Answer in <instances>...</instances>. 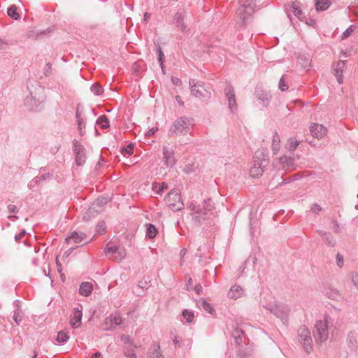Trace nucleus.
Wrapping results in <instances>:
<instances>
[{
  "label": "nucleus",
  "instance_id": "1",
  "mask_svg": "<svg viewBox=\"0 0 358 358\" xmlns=\"http://www.w3.org/2000/svg\"><path fill=\"white\" fill-rule=\"evenodd\" d=\"M189 208L194 211L192 220L196 224H201L205 221L211 220L215 217L214 204L210 198L204 199L201 205L191 202Z\"/></svg>",
  "mask_w": 358,
  "mask_h": 358
},
{
  "label": "nucleus",
  "instance_id": "2",
  "mask_svg": "<svg viewBox=\"0 0 358 358\" xmlns=\"http://www.w3.org/2000/svg\"><path fill=\"white\" fill-rule=\"evenodd\" d=\"M263 300H261L262 306L268 310L271 313H273L277 317L280 318L283 323L287 321L288 313L289 309L288 306L281 302L274 300L273 301L268 302L272 299L271 292H263Z\"/></svg>",
  "mask_w": 358,
  "mask_h": 358
},
{
  "label": "nucleus",
  "instance_id": "3",
  "mask_svg": "<svg viewBox=\"0 0 358 358\" xmlns=\"http://www.w3.org/2000/svg\"><path fill=\"white\" fill-rule=\"evenodd\" d=\"M192 119L182 116L177 118L168 131V136L174 137L187 135L190 131Z\"/></svg>",
  "mask_w": 358,
  "mask_h": 358
},
{
  "label": "nucleus",
  "instance_id": "4",
  "mask_svg": "<svg viewBox=\"0 0 358 358\" xmlns=\"http://www.w3.org/2000/svg\"><path fill=\"white\" fill-rule=\"evenodd\" d=\"M331 322L330 316L325 315L322 320H317L315 324L313 336L316 342L326 341L329 335V325Z\"/></svg>",
  "mask_w": 358,
  "mask_h": 358
},
{
  "label": "nucleus",
  "instance_id": "5",
  "mask_svg": "<svg viewBox=\"0 0 358 358\" xmlns=\"http://www.w3.org/2000/svg\"><path fill=\"white\" fill-rule=\"evenodd\" d=\"M189 85L191 94L201 101H208L210 99L211 93L204 87L203 82L189 79Z\"/></svg>",
  "mask_w": 358,
  "mask_h": 358
},
{
  "label": "nucleus",
  "instance_id": "6",
  "mask_svg": "<svg viewBox=\"0 0 358 358\" xmlns=\"http://www.w3.org/2000/svg\"><path fill=\"white\" fill-rule=\"evenodd\" d=\"M187 15L183 8L178 9L174 14L172 24L181 32L186 34L189 31V24L187 23Z\"/></svg>",
  "mask_w": 358,
  "mask_h": 358
},
{
  "label": "nucleus",
  "instance_id": "7",
  "mask_svg": "<svg viewBox=\"0 0 358 358\" xmlns=\"http://www.w3.org/2000/svg\"><path fill=\"white\" fill-rule=\"evenodd\" d=\"M167 206L173 211H178L183 208L180 193L178 189H172L165 198Z\"/></svg>",
  "mask_w": 358,
  "mask_h": 358
},
{
  "label": "nucleus",
  "instance_id": "8",
  "mask_svg": "<svg viewBox=\"0 0 358 358\" xmlns=\"http://www.w3.org/2000/svg\"><path fill=\"white\" fill-rule=\"evenodd\" d=\"M298 336L305 352L307 354H310L313 350V341L310 331L306 327L301 326L298 329Z\"/></svg>",
  "mask_w": 358,
  "mask_h": 358
},
{
  "label": "nucleus",
  "instance_id": "9",
  "mask_svg": "<svg viewBox=\"0 0 358 358\" xmlns=\"http://www.w3.org/2000/svg\"><path fill=\"white\" fill-rule=\"evenodd\" d=\"M256 1L257 0H240L241 8L238 10V15L242 22H244L248 15H250V13L248 14L247 9L250 12H254L256 10L257 8Z\"/></svg>",
  "mask_w": 358,
  "mask_h": 358
},
{
  "label": "nucleus",
  "instance_id": "10",
  "mask_svg": "<svg viewBox=\"0 0 358 358\" xmlns=\"http://www.w3.org/2000/svg\"><path fill=\"white\" fill-rule=\"evenodd\" d=\"M73 153L76 157V164L82 166L85 163L86 156L83 145L78 142L76 139L73 141Z\"/></svg>",
  "mask_w": 358,
  "mask_h": 358
},
{
  "label": "nucleus",
  "instance_id": "11",
  "mask_svg": "<svg viewBox=\"0 0 358 358\" xmlns=\"http://www.w3.org/2000/svg\"><path fill=\"white\" fill-rule=\"evenodd\" d=\"M226 98L228 101V107L231 113H234L238 108L236 103L235 92L234 87L231 85H228L224 90Z\"/></svg>",
  "mask_w": 358,
  "mask_h": 358
},
{
  "label": "nucleus",
  "instance_id": "12",
  "mask_svg": "<svg viewBox=\"0 0 358 358\" xmlns=\"http://www.w3.org/2000/svg\"><path fill=\"white\" fill-rule=\"evenodd\" d=\"M24 105L30 111H38L42 108V101L34 96L32 92H30L24 99Z\"/></svg>",
  "mask_w": 358,
  "mask_h": 358
},
{
  "label": "nucleus",
  "instance_id": "13",
  "mask_svg": "<svg viewBox=\"0 0 358 358\" xmlns=\"http://www.w3.org/2000/svg\"><path fill=\"white\" fill-rule=\"evenodd\" d=\"M163 162L166 167H173L176 162L174 150L167 146L163 147Z\"/></svg>",
  "mask_w": 358,
  "mask_h": 358
},
{
  "label": "nucleus",
  "instance_id": "14",
  "mask_svg": "<svg viewBox=\"0 0 358 358\" xmlns=\"http://www.w3.org/2000/svg\"><path fill=\"white\" fill-rule=\"evenodd\" d=\"M82 317V306L78 305V307L73 308V312L70 316V324L73 329H77L80 326Z\"/></svg>",
  "mask_w": 358,
  "mask_h": 358
},
{
  "label": "nucleus",
  "instance_id": "15",
  "mask_svg": "<svg viewBox=\"0 0 358 358\" xmlns=\"http://www.w3.org/2000/svg\"><path fill=\"white\" fill-rule=\"evenodd\" d=\"M278 168L285 170L293 169L295 165L294 159L291 156L283 155L278 159Z\"/></svg>",
  "mask_w": 358,
  "mask_h": 358
},
{
  "label": "nucleus",
  "instance_id": "16",
  "mask_svg": "<svg viewBox=\"0 0 358 358\" xmlns=\"http://www.w3.org/2000/svg\"><path fill=\"white\" fill-rule=\"evenodd\" d=\"M268 164V155L262 150H258L255 152L254 157L253 165L259 166L265 169Z\"/></svg>",
  "mask_w": 358,
  "mask_h": 358
},
{
  "label": "nucleus",
  "instance_id": "17",
  "mask_svg": "<svg viewBox=\"0 0 358 358\" xmlns=\"http://www.w3.org/2000/svg\"><path fill=\"white\" fill-rule=\"evenodd\" d=\"M255 96L263 106H268L271 99V95L269 92L263 90H256Z\"/></svg>",
  "mask_w": 358,
  "mask_h": 358
},
{
  "label": "nucleus",
  "instance_id": "18",
  "mask_svg": "<svg viewBox=\"0 0 358 358\" xmlns=\"http://www.w3.org/2000/svg\"><path fill=\"white\" fill-rule=\"evenodd\" d=\"M106 255L108 256L110 255H115L117 254V256H115V259L118 260H122L124 257V251L120 250V248L117 245L107 246L104 250Z\"/></svg>",
  "mask_w": 358,
  "mask_h": 358
},
{
  "label": "nucleus",
  "instance_id": "19",
  "mask_svg": "<svg viewBox=\"0 0 358 358\" xmlns=\"http://www.w3.org/2000/svg\"><path fill=\"white\" fill-rule=\"evenodd\" d=\"M232 336L235 340V343L240 345L243 343V338L245 336V331L238 324L233 325Z\"/></svg>",
  "mask_w": 358,
  "mask_h": 358
},
{
  "label": "nucleus",
  "instance_id": "20",
  "mask_svg": "<svg viewBox=\"0 0 358 358\" xmlns=\"http://www.w3.org/2000/svg\"><path fill=\"white\" fill-rule=\"evenodd\" d=\"M310 131L313 137L321 138L326 133V129L322 124H312L310 127Z\"/></svg>",
  "mask_w": 358,
  "mask_h": 358
},
{
  "label": "nucleus",
  "instance_id": "21",
  "mask_svg": "<svg viewBox=\"0 0 358 358\" xmlns=\"http://www.w3.org/2000/svg\"><path fill=\"white\" fill-rule=\"evenodd\" d=\"M345 68V62L343 60H339L334 69V75L339 84L343 83V71Z\"/></svg>",
  "mask_w": 358,
  "mask_h": 358
},
{
  "label": "nucleus",
  "instance_id": "22",
  "mask_svg": "<svg viewBox=\"0 0 358 358\" xmlns=\"http://www.w3.org/2000/svg\"><path fill=\"white\" fill-rule=\"evenodd\" d=\"M122 317H120V315L117 313L111 314L109 317L105 319V324H108V323H110L111 326H118L122 324Z\"/></svg>",
  "mask_w": 358,
  "mask_h": 358
},
{
  "label": "nucleus",
  "instance_id": "23",
  "mask_svg": "<svg viewBox=\"0 0 358 358\" xmlns=\"http://www.w3.org/2000/svg\"><path fill=\"white\" fill-rule=\"evenodd\" d=\"M292 12L293 14L301 21H303L305 15L301 10L300 3L294 1L292 3Z\"/></svg>",
  "mask_w": 358,
  "mask_h": 358
},
{
  "label": "nucleus",
  "instance_id": "24",
  "mask_svg": "<svg viewBox=\"0 0 358 358\" xmlns=\"http://www.w3.org/2000/svg\"><path fill=\"white\" fill-rule=\"evenodd\" d=\"M84 236L83 233L74 231L66 238V242L70 243L71 241H73L75 243H78L83 240Z\"/></svg>",
  "mask_w": 358,
  "mask_h": 358
},
{
  "label": "nucleus",
  "instance_id": "25",
  "mask_svg": "<svg viewBox=\"0 0 358 358\" xmlns=\"http://www.w3.org/2000/svg\"><path fill=\"white\" fill-rule=\"evenodd\" d=\"M2 288L10 291L16 290L17 289V281L11 278H8L3 280Z\"/></svg>",
  "mask_w": 358,
  "mask_h": 358
},
{
  "label": "nucleus",
  "instance_id": "26",
  "mask_svg": "<svg viewBox=\"0 0 358 358\" xmlns=\"http://www.w3.org/2000/svg\"><path fill=\"white\" fill-rule=\"evenodd\" d=\"M271 147L274 155H276L280 149V138L277 131L273 133Z\"/></svg>",
  "mask_w": 358,
  "mask_h": 358
},
{
  "label": "nucleus",
  "instance_id": "27",
  "mask_svg": "<svg viewBox=\"0 0 358 358\" xmlns=\"http://www.w3.org/2000/svg\"><path fill=\"white\" fill-rule=\"evenodd\" d=\"M196 304L199 308L203 309L210 314H213L215 312L214 308L204 299L197 301Z\"/></svg>",
  "mask_w": 358,
  "mask_h": 358
},
{
  "label": "nucleus",
  "instance_id": "28",
  "mask_svg": "<svg viewBox=\"0 0 358 358\" xmlns=\"http://www.w3.org/2000/svg\"><path fill=\"white\" fill-rule=\"evenodd\" d=\"M148 358H164V356L160 351L159 344H155L153 350H150Z\"/></svg>",
  "mask_w": 358,
  "mask_h": 358
},
{
  "label": "nucleus",
  "instance_id": "29",
  "mask_svg": "<svg viewBox=\"0 0 358 358\" xmlns=\"http://www.w3.org/2000/svg\"><path fill=\"white\" fill-rule=\"evenodd\" d=\"M331 5L329 0H316L315 6L317 11H323L327 10Z\"/></svg>",
  "mask_w": 358,
  "mask_h": 358
},
{
  "label": "nucleus",
  "instance_id": "30",
  "mask_svg": "<svg viewBox=\"0 0 358 358\" xmlns=\"http://www.w3.org/2000/svg\"><path fill=\"white\" fill-rule=\"evenodd\" d=\"M257 259L255 256L250 255L248 259L247 260H245L244 265L243 266H241L238 268V274L240 275H242L243 274L245 268H246L248 264H250V262H252V267L254 268L255 266V265L257 264Z\"/></svg>",
  "mask_w": 358,
  "mask_h": 358
},
{
  "label": "nucleus",
  "instance_id": "31",
  "mask_svg": "<svg viewBox=\"0 0 358 358\" xmlns=\"http://www.w3.org/2000/svg\"><path fill=\"white\" fill-rule=\"evenodd\" d=\"M145 226H146V236L149 239L154 238L158 232L157 227L152 224H147Z\"/></svg>",
  "mask_w": 358,
  "mask_h": 358
},
{
  "label": "nucleus",
  "instance_id": "32",
  "mask_svg": "<svg viewBox=\"0 0 358 358\" xmlns=\"http://www.w3.org/2000/svg\"><path fill=\"white\" fill-rule=\"evenodd\" d=\"M7 14L10 17L15 20L20 17V15L17 12V8L15 5H12L8 8Z\"/></svg>",
  "mask_w": 358,
  "mask_h": 358
},
{
  "label": "nucleus",
  "instance_id": "33",
  "mask_svg": "<svg viewBox=\"0 0 358 358\" xmlns=\"http://www.w3.org/2000/svg\"><path fill=\"white\" fill-rule=\"evenodd\" d=\"M97 124H99L102 129H107L109 127V120L106 115H102L99 116L96 122Z\"/></svg>",
  "mask_w": 358,
  "mask_h": 358
},
{
  "label": "nucleus",
  "instance_id": "34",
  "mask_svg": "<svg viewBox=\"0 0 358 358\" xmlns=\"http://www.w3.org/2000/svg\"><path fill=\"white\" fill-rule=\"evenodd\" d=\"M69 339V336L67 332L62 330L57 333L56 341L58 343H59L61 344H64V343H66Z\"/></svg>",
  "mask_w": 358,
  "mask_h": 358
},
{
  "label": "nucleus",
  "instance_id": "35",
  "mask_svg": "<svg viewBox=\"0 0 358 358\" xmlns=\"http://www.w3.org/2000/svg\"><path fill=\"white\" fill-rule=\"evenodd\" d=\"M264 171V168H262L259 166L253 165L252 167H251V169H250V175L253 178L258 177L259 176L262 175Z\"/></svg>",
  "mask_w": 358,
  "mask_h": 358
},
{
  "label": "nucleus",
  "instance_id": "36",
  "mask_svg": "<svg viewBox=\"0 0 358 358\" xmlns=\"http://www.w3.org/2000/svg\"><path fill=\"white\" fill-rule=\"evenodd\" d=\"M95 282L94 280L91 282H83L80 285L78 291H93V285Z\"/></svg>",
  "mask_w": 358,
  "mask_h": 358
},
{
  "label": "nucleus",
  "instance_id": "37",
  "mask_svg": "<svg viewBox=\"0 0 358 358\" xmlns=\"http://www.w3.org/2000/svg\"><path fill=\"white\" fill-rule=\"evenodd\" d=\"M156 53L158 56V62L162 69V71L164 70V52L162 50V48L160 47L159 45H157V49H156Z\"/></svg>",
  "mask_w": 358,
  "mask_h": 358
},
{
  "label": "nucleus",
  "instance_id": "38",
  "mask_svg": "<svg viewBox=\"0 0 358 358\" xmlns=\"http://www.w3.org/2000/svg\"><path fill=\"white\" fill-rule=\"evenodd\" d=\"M299 144V141L291 138L288 140V142L287 143L285 148L289 151H294L297 148Z\"/></svg>",
  "mask_w": 358,
  "mask_h": 358
},
{
  "label": "nucleus",
  "instance_id": "39",
  "mask_svg": "<svg viewBox=\"0 0 358 358\" xmlns=\"http://www.w3.org/2000/svg\"><path fill=\"white\" fill-rule=\"evenodd\" d=\"M53 178V175L50 173H47L45 174H43L40 176L36 177L30 183L35 182L38 183L41 181L45 180H52Z\"/></svg>",
  "mask_w": 358,
  "mask_h": 358
},
{
  "label": "nucleus",
  "instance_id": "40",
  "mask_svg": "<svg viewBox=\"0 0 358 358\" xmlns=\"http://www.w3.org/2000/svg\"><path fill=\"white\" fill-rule=\"evenodd\" d=\"M182 317L186 320L187 322L190 323L192 322L194 317V312L188 309H185L182 313Z\"/></svg>",
  "mask_w": 358,
  "mask_h": 358
},
{
  "label": "nucleus",
  "instance_id": "41",
  "mask_svg": "<svg viewBox=\"0 0 358 358\" xmlns=\"http://www.w3.org/2000/svg\"><path fill=\"white\" fill-rule=\"evenodd\" d=\"M99 213L98 210H95L94 207L91 206L88 208L85 214L83 215V220H88L92 217H94Z\"/></svg>",
  "mask_w": 358,
  "mask_h": 358
},
{
  "label": "nucleus",
  "instance_id": "42",
  "mask_svg": "<svg viewBox=\"0 0 358 358\" xmlns=\"http://www.w3.org/2000/svg\"><path fill=\"white\" fill-rule=\"evenodd\" d=\"M90 90L96 96L101 95L103 92V87L98 83L92 85Z\"/></svg>",
  "mask_w": 358,
  "mask_h": 358
},
{
  "label": "nucleus",
  "instance_id": "43",
  "mask_svg": "<svg viewBox=\"0 0 358 358\" xmlns=\"http://www.w3.org/2000/svg\"><path fill=\"white\" fill-rule=\"evenodd\" d=\"M324 241L326 245L329 247L334 248L336 245V241L334 238L330 234H328L324 238Z\"/></svg>",
  "mask_w": 358,
  "mask_h": 358
},
{
  "label": "nucleus",
  "instance_id": "44",
  "mask_svg": "<svg viewBox=\"0 0 358 358\" xmlns=\"http://www.w3.org/2000/svg\"><path fill=\"white\" fill-rule=\"evenodd\" d=\"M76 122H77V124H78V129L79 134L81 136H83L85 134V126H86L85 119L80 120Z\"/></svg>",
  "mask_w": 358,
  "mask_h": 358
},
{
  "label": "nucleus",
  "instance_id": "45",
  "mask_svg": "<svg viewBox=\"0 0 358 358\" xmlns=\"http://www.w3.org/2000/svg\"><path fill=\"white\" fill-rule=\"evenodd\" d=\"M48 87L50 90L58 92H62L65 90V86L63 84L59 83L57 84L50 83Z\"/></svg>",
  "mask_w": 358,
  "mask_h": 358
},
{
  "label": "nucleus",
  "instance_id": "46",
  "mask_svg": "<svg viewBox=\"0 0 358 358\" xmlns=\"http://www.w3.org/2000/svg\"><path fill=\"white\" fill-rule=\"evenodd\" d=\"M124 355L126 357H129V358H136L137 357L136 354L134 351V348L132 345L129 346L127 349H124Z\"/></svg>",
  "mask_w": 358,
  "mask_h": 358
},
{
  "label": "nucleus",
  "instance_id": "47",
  "mask_svg": "<svg viewBox=\"0 0 358 358\" xmlns=\"http://www.w3.org/2000/svg\"><path fill=\"white\" fill-rule=\"evenodd\" d=\"M134 144L129 143L127 148H122V154L125 155H131L133 154Z\"/></svg>",
  "mask_w": 358,
  "mask_h": 358
},
{
  "label": "nucleus",
  "instance_id": "48",
  "mask_svg": "<svg viewBox=\"0 0 358 358\" xmlns=\"http://www.w3.org/2000/svg\"><path fill=\"white\" fill-rule=\"evenodd\" d=\"M106 229V223L104 221H99L96 226V231L97 233L100 234H103L105 233Z\"/></svg>",
  "mask_w": 358,
  "mask_h": 358
},
{
  "label": "nucleus",
  "instance_id": "49",
  "mask_svg": "<svg viewBox=\"0 0 358 358\" xmlns=\"http://www.w3.org/2000/svg\"><path fill=\"white\" fill-rule=\"evenodd\" d=\"M120 341L124 344L130 345V346L132 345L133 344L132 340L131 339L130 336L127 334H122L120 336Z\"/></svg>",
  "mask_w": 358,
  "mask_h": 358
},
{
  "label": "nucleus",
  "instance_id": "50",
  "mask_svg": "<svg viewBox=\"0 0 358 358\" xmlns=\"http://www.w3.org/2000/svg\"><path fill=\"white\" fill-rule=\"evenodd\" d=\"M348 340L349 343V348L351 349H355L356 348V338L352 335L349 334Z\"/></svg>",
  "mask_w": 358,
  "mask_h": 358
},
{
  "label": "nucleus",
  "instance_id": "51",
  "mask_svg": "<svg viewBox=\"0 0 358 358\" xmlns=\"http://www.w3.org/2000/svg\"><path fill=\"white\" fill-rule=\"evenodd\" d=\"M243 292H227L229 299H237L243 296Z\"/></svg>",
  "mask_w": 358,
  "mask_h": 358
},
{
  "label": "nucleus",
  "instance_id": "52",
  "mask_svg": "<svg viewBox=\"0 0 358 358\" xmlns=\"http://www.w3.org/2000/svg\"><path fill=\"white\" fill-rule=\"evenodd\" d=\"M303 21L305 22V23L307 25H308V26H310L311 27L315 28V26H316V21L314 19L311 18V17L306 18L305 17V18H303Z\"/></svg>",
  "mask_w": 358,
  "mask_h": 358
},
{
  "label": "nucleus",
  "instance_id": "53",
  "mask_svg": "<svg viewBox=\"0 0 358 358\" xmlns=\"http://www.w3.org/2000/svg\"><path fill=\"white\" fill-rule=\"evenodd\" d=\"M185 285L187 290L191 289L194 287L193 280L189 276H185Z\"/></svg>",
  "mask_w": 358,
  "mask_h": 358
},
{
  "label": "nucleus",
  "instance_id": "54",
  "mask_svg": "<svg viewBox=\"0 0 358 358\" xmlns=\"http://www.w3.org/2000/svg\"><path fill=\"white\" fill-rule=\"evenodd\" d=\"M107 203V199L104 197H99L98 198L95 202L93 203V205H96L97 206L101 207L103 205L106 204Z\"/></svg>",
  "mask_w": 358,
  "mask_h": 358
},
{
  "label": "nucleus",
  "instance_id": "55",
  "mask_svg": "<svg viewBox=\"0 0 358 358\" xmlns=\"http://www.w3.org/2000/svg\"><path fill=\"white\" fill-rule=\"evenodd\" d=\"M13 319L17 325H20V322L22 321V317L20 315L19 312H17V311L13 312Z\"/></svg>",
  "mask_w": 358,
  "mask_h": 358
},
{
  "label": "nucleus",
  "instance_id": "56",
  "mask_svg": "<svg viewBox=\"0 0 358 358\" xmlns=\"http://www.w3.org/2000/svg\"><path fill=\"white\" fill-rule=\"evenodd\" d=\"M43 71L45 76H49L52 74V64L50 62L46 64Z\"/></svg>",
  "mask_w": 358,
  "mask_h": 358
},
{
  "label": "nucleus",
  "instance_id": "57",
  "mask_svg": "<svg viewBox=\"0 0 358 358\" xmlns=\"http://www.w3.org/2000/svg\"><path fill=\"white\" fill-rule=\"evenodd\" d=\"M168 187H169V186H168V184H167V183H166V182H162V183L159 185V187L158 189H157V190H156V193H157V194L161 195V194L163 193V192H164V189H168Z\"/></svg>",
  "mask_w": 358,
  "mask_h": 358
},
{
  "label": "nucleus",
  "instance_id": "58",
  "mask_svg": "<svg viewBox=\"0 0 358 358\" xmlns=\"http://www.w3.org/2000/svg\"><path fill=\"white\" fill-rule=\"evenodd\" d=\"M343 263H344V260H343V255H341L340 253H338L337 255H336V264H337V266L339 268H342L343 266Z\"/></svg>",
  "mask_w": 358,
  "mask_h": 358
},
{
  "label": "nucleus",
  "instance_id": "59",
  "mask_svg": "<svg viewBox=\"0 0 358 358\" xmlns=\"http://www.w3.org/2000/svg\"><path fill=\"white\" fill-rule=\"evenodd\" d=\"M353 32V29H352V26H350L347 29H345L343 34H342V38H346L348 37H349L352 33Z\"/></svg>",
  "mask_w": 358,
  "mask_h": 358
},
{
  "label": "nucleus",
  "instance_id": "60",
  "mask_svg": "<svg viewBox=\"0 0 358 358\" xmlns=\"http://www.w3.org/2000/svg\"><path fill=\"white\" fill-rule=\"evenodd\" d=\"M279 88L281 91H286L288 89V85L285 84L284 77L282 76L279 81Z\"/></svg>",
  "mask_w": 358,
  "mask_h": 358
},
{
  "label": "nucleus",
  "instance_id": "61",
  "mask_svg": "<svg viewBox=\"0 0 358 358\" xmlns=\"http://www.w3.org/2000/svg\"><path fill=\"white\" fill-rule=\"evenodd\" d=\"M138 287L142 289H145V291H148L149 289L150 285L146 280H144L140 281L138 284Z\"/></svg>",
  "mask_w": 358,
  "mask_h": 358
},
{
  "label": "nucleus",
  "instance_id": "62",
  "mask_svg": "<svg viewBox=\"0 0 358 358\" xmlns=\"http://www.w3.org/2000/svg\"><path fill=\"white\" fill-rule=\"evenodd\" d=\"M311 210L316 213V214H318L321 210H322V208L321 206L317 204V203H313L311 206Z\"/></svg>",
  "mask_w": 358,
  "mask_h": 358
},
{
  "label": "nucleus",
  "instance_id": "63",
  "mask_svg": "<svg viewBox=\"0 0 358 358\" xmlns=\"http://www.w3.org/2000/svg\"><path fill=\"white\" fill-rule=\"evenodd\" d=\"M26 233L27 232L25 229L21 230V231L19 234L15 236V240L17 242H19L21 240V238L26 234Z\"/></svg>",
  "mask_w": 358,
  "mask_h": 358
},
{
  "label": "nucleus",
  "instance_id": "64",
  "mask_svg": "<svg viewBox=\"0 0 358 358\" xmlns=\"http://www.w3.org/2000/svg\"><path fill=\"white\" fill-rule=\"evenodd\" d=\"M352 282L355 289H358V273H355L352 277Z\"/></svg>",
  "mask_w": 358,
  "mask_h": 358
}]
</instances>
